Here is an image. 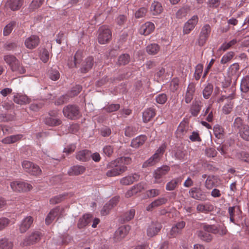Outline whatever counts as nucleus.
Masks as SVG:
<instances>
[{
    "mask_svg": "<svg viewBox=\"0 0 249 249\" xmlns=\"http://www.w3.org/2000/svg\"><path fill=\"white\" fill-rule=\"evenodd\" d=\"M217 184V179L213 176H209L205 181V186L208 189H212Z\"/></svg>",
    "mask_w": 249,
    "mask_h": 249,
    "instance_id": "a19ab883",
    "label": "nucleus"
},
{
    "mask_svg": "<svg viewBox=\"0 0 249 249\" xmlns=\"http://www.w3.org/2000/svg\"><path fill=\"white\" fill-rule=\"evenodd\" d=\"M163 11V8L160 3L154 1L150 7V12L153 15L156 16L160 14Z\"/></svg>",
    "mask_w": 249,
    "mask_h": 249,
    "instance_id": "2f4dec72",
    "label": "nucleus"
},
{
    "mask_svg": "<svg viewBox=\"0 0 249 249\" xmlns=\"http://www.w3.org/2000/svg\"><path fill=\"white\" fill-rule=\"evenodd\" d=\"M43 0H33L30 7L32 10L39 8L42 4Z\"/></svg>",
    "mask_w": 249,
    "mask_h": 249,
    "instance_id": "680f3d73",
    "label": "nucleus"
},
{
    "mask_svg": "<svg viewBox=\"0 0 249 249\" xmlns=\"http://www.w3.org/2000/svg\"><path fill=\"white\" fill-rule=\"evenodd\" d=\"M160 46L156 43L148 45L146 47V52L150 55H155L160 51Z\"/></svg>",
    "mask_w": 249,
    "mask_h": 249,
    "instance_id": "ea45409f",
    "label": "nucleus"
},
{
    "mask_svg": "<svg viewBox=\"0 0 249 249\" xmlns=\"http://www.w3.org/2000/svg\"><path fill=\"white\" fill-rule=\"evenodd\" d=\"M233 106V104L231 102L226 104L223 107V112L225 114H229L231 111Z\"/></svg>",
    "mask_w": 249,
    "mask_h": 249,
    "instance_id": "0e129e2a",
    "label": "nucleus"
},
{
    "mask_svg": "<svg viewBox=\"0 0 249 249\" xmlns=\"http://www.w3.org/2000/svg\"><path fill=\"white\" fill-rule=\"evenodd\" d=\"M211 32V26L209 24H205L202 28L200 34L208 38Z\"/></svg>",
    "mask_w": 249,
    "mask_h": 249,
    "instance_id": "864d4df0",
    "label": "nucleus"
},
{
    "mask_svg": "<svg viewBox=\"0 0 249 249\" xmlns=\"http://www.w3.org/2000/svg\"><path fill=\"white\" fill-rule=\"evenodd\" d=\"M13 243L7 239L0 240V249H12Z\"/></svg>",
    "mask_w": 249,
    "mask_h": 249,
    "instance_id": "a18cd8bd",
    "label": "nucleus"
},
{
    "mask_svg": "<svg viewBox=\"0 0 249 249\" xmlns=\"http://www.w3.org/2000/svg\"><path fill=\"white\" fill-rule=\"evenodd\" d=\"M178 181L176 179H173L169 182L166 186V189L169 191H172L177 187Z\"/></svg>",
    "mask_w": 249,
    "mask_h": 249,
    "instance_id": "e2e57ef3",
    "label": "nucleus"
},
{
    "mask_svg": "<svg viewBox=\"0 0 249 249\" xmlns=\"http://www.w3.org/2000/svg\"><path fill=\"white\" fill-rule=\"evenodd\" d=\"M167 96L165 94H159L156 97V102L160 104H164L167 101Z\"/></svg>",
    "mask_w": 249,
    "mask_h": 249,
    "instance_id": "774afa93",
    "label": "nucleus"
},
{
    "mask_svg": "<svg viewBox=\"0 0 249 249\" xmlns=\"http://www.w3.org/2000/svg\"><path fill=\"white\" fill-rule=\"evenodd\" d=\"M195 91V85L190 83L187 87V90L185 94V102L186 103H190L193 99L194 94Z\"/></svg>",
    "mask_w": 249,
    "mask_h": 249,
    "instance_id": "412c9836",
    "label": "nucleus"
},
{
    "mask_svg": "<svg viewBox=\"0 0 249 249\" xmlns=\"http://www.w3.org/2000/svg\"><path fill=\"white\" fill-rule=\"evenodd\" d=\"M190 196L194 199L203 200L206 199V196L203 191L197 188H193L189 191Z\"/></svg>",
    "mask_w": 249,
    "mask_h": 249,
    "instance_id": "4be33fe9",
    "label": "nucleus"
},
{
    "mask_svg": "<svg viewBox=\"0 0 249 249\" xmlns=\"http://www.w3.org/2000/svg\"><path fill=\"white\" fill-rule=\"evenodd\" d=\"M205 229L208 232H211L214 234H218L221 235H225L227 232L225 226L223 224L218 226L208 225L205 227Z\"/></svg>",
    "mask_w": 249,
    "mask_h": 249,
    "instance_id": "1a4fd4ad",
    "label": "nucleus"
},
{
    "mask_svg": "<svg viewBox=\"0 0 249 249\" xmlns=\"http://www.w3.org/2000/svg\"><path fill=\"white\" fill-rule=\"evenodd\" d=\"M63 210L61 208H56L52 210L47 216L45 221L47 224H50L56 217H60L63 213Z\"/></svg>",
    "mask_w": 249,
    "mask_h": 249,
    "instance_id": "f8f14e48",
    "label": "nucleus"
},
{
    "mask_svg": "<svg viewBox=\"0 0 249 249\" xmlns=\"http://www.w3.org/2000/svg\"><path fill=\"white\" fill-rule=\"evenodd\" d=\"M86 170L84 166L81 165L73 166L68 170V174L70 176H77L83 174Z\"/></svg>",
    "mask_w": 249,
    "mask_h": 249,
    "instance_id": "c85d7f7f",
    "label": "nucleus"
},
{
    "mask_svg": "<svg viewBox=\"0 0 249 249\" xmlns=\"http://www.w3.org/2000/svg\"><path fill=\"white\" fill-rule=\"evenodd\" d=\"M22 166L25 171L33 175H38L41 172L38 166L29 161H23L22 162Z\"/></svg>",
    "mask_w": 249,
    "mask_h": 249,
    "instance_id": "0eeeda50",
    "label": "nucleus"
},
{
    "mask_svg": "<svg viewBox=\"0 0 249 249\" xmlns=\"http://www.w3.org/2000/svg\"><path fill=\"white\" fill-rule=\"evenodd\" d=\"M15 25V22H11L8 24H7L4 28L3 30V35L4 36H8L9 35L13 29V27Z\"/></svg>",
    "mask_w": 249,
    "mask_h": 249,
    "instance_id": "5fc2aeb1",
    "label": "nucleus"
},
{
    "mask_svg": "<svg viewBox=\"0 0 249 249\" xmlns=\"http://www.w3.org/2000/svg\"><path fill=\"white\" fill-rule=\"evenodd\" d=\"M203 66L202 64H199L196 65L194 74L196 80H198L200 79L202 72L203 71Z\"/></svg>",
    "mask_w": 249,
    "mask_h": 249,
    "instance_id": "603ef678",
    "label": "nucleus"
},
{
    "mask_svg": "<svg viewBox=\"0 0 249 249\" xmlns=\"http://www.w3.org/2000/svg\"><path fill=\"white\" fill-rule=\"evenodd\" d=\"M234 56V53L232 51H230L224 54L221 59V63L222 64H226L231 61Z\"/></svg>",
    "mask_w": 249,
    "mask_h": 249,
    "instance_id": "c03bdc74",
    "label": "nucleus"
},
{
    "mask_svg": "<svg viewBox=\"0 0 249 249\" xmlns=\"http://www.w3.org/2000/svg\"><path fill=\"white\" fill-rule=\"evenodd\" d=\"M135 214V211L134 209H131L129 211L126 212L124 214V220L125 221H129L132 219Z\"/></svg>",
    "mask_w": 249,
    "mask_h": 249,
    "instance_id": "bf43d9fd",
    "label": "nucleus"
},
{
    "mask_svg": "<svg viewBox=\"0 0 249 249\" xmlns=\"http://www.w3.org/2000/svg\"><path fill=\"white\" fill-rule=\"evenodd\" d=\"M130 227L128 226H123L119 227L115 232L114 238L117 240L124 238L128 233Z\"/></svg>",
    "mask_w": 249,
    "mask_h": 249,
    "instance_id": "6ab92c4d",
    "label": "nucleus"
},
{
    "mask_svg": "<svg viewBox=\"0 0 249 249\" xmlns=\"http://www.w3.org/2000/svg\"><path fill=\"white\" fill-rule=\"evenodd\" d=\"M83 57V52L81 51H78L75 53L73 58L71 57V60H69L68 65L70 68L76 67L77 65L79 64Z\"/></svg>",
    "mask_w": 249,
    "mask_h": 249,
    "instance_id": "aec40b11",
    "label": "nucleus"
},
{
    "mask_svg": "<svg viewBox=\"0 0 249 249\" xmlns=\"http://www.w3.org/2000/svg\"><path fill=\"white\" fill-rule=\"evenodd\" d=\"M40 233L38 231H34L27 237L23 241V245H29L33 244L40 239Z\"/></svg>",
    "mask_w": 249,
    "mask_h": 249,
    "instance_id": "f3484780",
    "label": "nucleus"
},
{
    "mask_svg": "<svg viewBox=\"0 0 249 249\" xmlns=\"http://www.w3.org/2000/svg\"><path fill=\"white\" fill-rule=\"evenodd\" d=\"M161 228V225L158 222H151L147 227L146 233L148 236L153 237L157 235Z\"/></svg>",
    "mask_w": 249,
    "mask_h": 249,
    "instance_id": "9b49d317",
    "label": "nucleus"
},
{
    "mask_svg": "<svg viewBox=\"0 0 249 249\" xmlns=\"http://www.w3.org/2000/svg\"><path fill=\"white\" fill-rule=\"evenodd\" d=\"M240 135L246 141H249V125L240 126Z\"/></svg>",
    "mask_w": 249,
    "mask_h": 249,
    "instance_id": "79ce46f5",
    "label": "nucleus"
},
{
    "mask_svg": "<svg viewBox=\"0 0 249 249\" xmlns=\"http://www.w3.org/2000/svg\"><path fill=\"white\" fill-rule=\"evenodd\" d=\"M129 61V55L127 54H123L119 56L118 63L120 65H124L128 63Z\"/></svg>",
    "mask_w": 249,
    "mask_h": 249,
    "instance_id": "de8ad7c7",
    "label": "nucleus"
},
{
    "mask_svg": "<svg viewBox=\"0 0 249 249\" xmlns=\"http://www.w3.org/2000/svg\"><path fill=\"white\" fill-rule=\"evenodd\" d=\"M213 130L216 138L220 139L222 137L224 133V129L221 125H214Z\"/></svg>",
    "mask_w": 249,
    "mask_h": 249,
    "instance_id": "49530a36",
    "label": "nucleus"
},
{
    "mask_svg": "<svg viewBox=\"0 0 249 249\" xmlns=\"http://www.w3.org/2000/svg\"><path fill=\"white\" fill-rule=\"evenodd\" d=\"M33 222V218L31 216H27L21 221L19 224V231L21 233L26 232L31 227Z\"/></svg>",
    "mask_w": 249,
    "mask_h": 249,
    "instance_id": "2eb2a0df",
    "label": "nucleus"
},
{
    "mask_svg": "<svg viewBox=\"0 0 249 249\" xmlns=\"http://www.w3.org/2000/svg\"><path fill=\"white\" fill-rule=\"evenodd\" d=\"M7 6L12 10H18L22 5V0H8Z\"/></svg>",
    "mask_w": 249,
    "mask_h": 249,
    "instance_id": "c9c22d12",
    "label": "nucleus"
},
{
    "mask_svg": "<svg viewBox=\"0 0 249 249\" xmlns=\"http://www.w3.org/2000/svg\"><path fill=\"white\" fill-rule=\"evenodd\" d=\"M119 201V197L115 196L113 197L109 201L105 204L102 210L101 211V213L103 215H106L108 213L109 210L116 206Z\"/></svg>",
    "mask_w": 249,
    "mask_h": 249,
    "instance_id": "5701e85b",
    "label": "nucleus"
},
{
    "mask_svg": "<svg viewBox=\"0 0 249 249\" xmlns=\"http://www.w3.org/2000/svg\"><path fill=\"white\" fill-rule=\"evenodd\" d=\"M188 9L187 8L183 7L179 9L176 13V17L178 18H182L185 17L187 14Z\"/></svg>",
    "mask_w": 249,
    "mask_h": 249,
    "instance_id": "052dcab7",
    "label": "nucleus"
},
{
    "mask_svg": "<svg viewBox=\"0 0 249 249\" xmlns=\"http://www.w3.org/2000/svg\"><path fill=\"white\" fill-rule=\"evenodd\" d=\"M155 29L154 24L150 22H147L141 27L140 32L141 34L147 36L152 33Z\"/></svg>",
    "mask_w": 249,
    "mask_h": 249,
    "instance_id": "b1692460",
    "label": "nucleus"
},
{
    "mask_svg": "<svg viewBox=\"0 0 249 249\" xmlns=\"http://www.w3.org/2000/svg\"><path fill=\"white\" fill-rule=\"evenodd\" d=\"M156 114L155 109L152 108H148L146 109L142 114L143 122L147 123L153 118Z\"/></svg>",
    "mask_w": 249,
    "mask_h": 249,
    "instance_id": "c756f323",
    "label": "nucleus"
},
{
    "mask_svg": "<svg viewBox=\"0 0 249 249\" xmlns=\"http://www.w3.org/2000/svg\"><path fill=\"white\" fill-rule=\"evenodd\" d=\"M112 37L110 30L106 26H102L99 29L98 42L105 44L109 42Z\"/></svg>",
    "mask_w": 249,
    "mask_h": 249,
    "instance_id": "39448f33",
    "label": "nucleus"
},
{
    "mask_svg": "<svg viewBox=\"0 0 249 249\" xmlns=\"http://www.w3.org/2000/svg\"><path fill=\"white\" fill-rule=\"evenodd\" d=\"M201 102L195 99L193 102L190 109V112L193 116H197L201 109Z\"/></svg>",
    "mask_w": 249,
    "mask_h": 249,
    "instance_id": "7c9ffc66",
    "label": "nucleus"
},
{
    "mask_svg": "<svg viewBox=\"0 0 249 249\" xmlns=\"http://www.w3.org/2000/svg\"><path fill=\"white\" fill-rule=\"evenodd\" d=\"M213 90V86L212 85L208 84L203 90V97L208 99L212 93Z\"/></svg>",
    "mask_w": 249,
    "mask_h": 249,
    "instance_id": "8fccbe9b",
    "label": "nucleus"
},
{
    "mask_svg": "<svg viewBox=\"0 0 249 249\" xmlns=\"http://www.w3.org/2000/svg\"><path fill=\"white\" fill-rule=\"evenodd\" d=\"M49 75L50 78L53 81L57 80L60 77L59 71L57 70L52 69L49 71Z\"/></svg>",
    "mask_w": 249,
    "mask_h": 249,
    "instance_id": "13d9d810",
    "label": "nucleus"
},
{
    "mask_svg": "<svg viewBox=\"0 0 249 249\" xmlns=\"http://www.w3.org/2000/svg\"><path fill=\"white\" fill-rule=\"evenodd\" d=\"M170 170L169 167L163 166L157 168L153 173V177L155 179V183H160L162 181V178Z\"/></svg>",
    "mask_w": 249,
    "mask_h": 249,
    "instance_id": "6e6552de",
    "label": "nucleus"
},
{
    "mask_svg": "<svg viewBox=\"0 0 249 249\" xmlns=\"http://www.w3.org/2000/svg\"><path fill=\"white\" fill-rule=\"evenodd\" d=\"M39 41L37 36L32 35L25 39L24 44L28 49H33L38 45Z\"/></svg>",
    "mask_w": 249,
    "mask_h": 249,
    "instance_id": "4468645a",
    "label": "nucleus"
},
{
    "mask_svg": "<svg viewBox=\"0 0 249 249\" xmlns=\"http://www.w3.org/2000/svg\"><path fill=\"white\" fill-rule=\"evenodd\" d=\"M179 87V80L174 78L172 80L170 84V89L173 91H176Z\"/></svg>",
    "mask_w": 249,
    "mask_h": 249,
    "instance_id": "69168bd1",
    "label": "nucleus"
},
{
    "mask_svg": "<svg viewBox=\"0 0 249 249\" xmlns=\"http://www.w3.org/2000/svg\"><path fill=\"white\" fill-rule=\"evenodd\" d=\"M22 137L21 135H15L7 137L1 140V142L4 144H11L20 140Z\"/></svg>",
    "mask_w": 249,
    "mask_h": 249,
    "instance_id": "e433bc0d",
    "label": "nucleus"
},
{
    "mask_svg": "<svg viewBox=\"0 0 249 249\" xmlns=\"http://www.w3.org/2000/svg\"><path fill=\"white\" fill-rule=\"evenodd\" d=\"M185 223L184 221H180L177 223L173 226L170 231L168 233L169 238L176 237L178 234H180L182 230L184 228Z\"/></svg>",
    "mask_w": 249,
    "mask_h": 249,
    "instance_id": "ddd939ff",
    "label": "nucleus"
},
{
    "mask_svg": "<svg viewBox=\"0 0 249 249\" xmlns=\"http://www.w3.org/2000/svg\"><path fill=\"white\" fill-rule=\"evenodd\" d=\"M146 140V138L144 135H140L132 140L131 145L135 148H139L142 145Z\"/></svg>",
    "mask_w": 249,
    "mask_h": 249,
    "instance_id": "f704fd0d",
    "label": "nucleus"
},
{
    "mask_svg": "<svg viewBox=\"0 0 249 249\" xmlns=\"http://www.w3.org/2000/svg\"><path fill=\"white\" fill-rule=\"evenodd\" d=\"M45 123L48 124H60L62 121L56 113H54L53 115L50 114V116L46 119Z\"/></svg>",
    "mask_w": 249,
    "mask_h": 249,
    "instance_id": "72a5a7b5",
    "label": "nucleus"
},
{
    "mask_svg": "<svg viewBox=\"0 0 249 249\" xmlns=\"http://www.w3.org/2000/svg\"><path fill=\"white\" fill-rule=\"evenodd\" d=\"M240 89L242 92H247L249 90V76L244 77L241 82Z\"/></svg>",
    "mask_w": 249,
    "mask_h": 249,
    "instance_id": "37998d69",
    "label": "nucleus"
},
{
    "mask_svg": "<svg viewBox=\"0 0 249 249\" xmlns=\"http://www.w3.org/2000/svg\"><path fill=\"white\" fill-rule=\"evenodd\" d=\"M10 186L11 189L16 192L30 191L32 188L30 184L19 180H16L11 182Z\"/></svg>",
    "mask_w": 249,
    "mask_h": 249,
    "instance_id": "7ed1b4c3",
    "label": "nucleus"
},
{
    "mask_svg": "<svg viewBox=\"0 0 249 249\" xmlns=\"http://www.w3.org/2000/svg\"><path fill=\"white\" fill-rule=\"evenodd\" d=\"M49 58V52L46 49L43 50L40 54L41 60L44 63H46L48 61Z\"/></svg>",
    "mask_w": 249,
    "mask_h": 249,
    "instance_id": "338daca9",
    "label": "nucleus"
},
{
    "mask_svg": "<svg viewBox=\"0 0 249 249\" xmlns=\"http://www.w3.org/2000/svg\"><path fill=\"white\" fill-rule=\"evenodd\" d=\"M167 199L165 197H161L155 200L149 204L146 208L147 211H151L154 209L162 205L167 202Z\"/></svg>",
    "mask_w": 249,
    "mask_h": 249,
    "instance_id": "cd10ccee",
    "label": "nucleus"
},
{
    "mask_svg": "<svg viewBox=\"0 0 249 249\" xmlns=\"http://www.w3.org/2000/svg\"><path fill=\"white\" fill-rule=\"evenodd\" d=\"M92 220V215L90 214H85L80 217L77 223L78 228L82 229L85 227Z\"/></svg>",
    "mask_w": 249,
    "mask_h": 249,
    "instance_id": "393cba45",
    "label": "nucleus"
},
{
    "mask_svg": "<svg viewBox=\"0 0 249 249\" xmlns=\"http://www.w3.org/2000/svg\"><path fill=\"white\" fill-rule=\"evenodd\" d=\"M231 158L249 163V154L245 152H239L233 150L231 155Z\"/></svg>",
    "mask_w": 249,
    "mask_h": 249,
    "instance_id": "a211bd4d",
    "label": "nucleus"
},
{
    "mask_svg": "<svg viewBox=\"0 0 249 249\" xmlns=\"http://www.w3.org/2000/svg\"><path fill=\"white\" fill-rule=\"evenodd\" d=\"M14 102L20 105L29 104L31 100L26 95L17 94L14 96Z\"/></svg>",
    "mask_w": 249,
    "mask_h": 249,
    "instance_id": "a878e982",
    "label": "nucleus"
},
{
    "mask_svg": "<svg viewBox=\"0 0 249 249\" xmlns=\"http://www.w3.org/2000/svg\"><path fill=\"white\" fill-rule=\"evenodd\" d=\"M90 156V154L88 150H84L78 152L76 154V159L80 161H86L88 160Z\"/></svg>",
    "mask_w": 249,
    "mask_h": 249,
    "instance_id": "4c0bfd02",
    "label": "nucleus"
},
{
    "mask_svg": "<svg viewBox=\"0 0 249 249\" xmlns=\"http://www.w3.org/2000/svg\"><path fill=\"white\" fill-rule=\"evenodd\" d=\"M236 43L237 40L235 39H233L229 42H225L223 43L221 47L219 48V50H222L223 51H225L230 48L231 46L235 45Z\"/></svg>",
    "mask_w": 249,
    "mask_h": 249,
    "instance_id": "09e8293b",
    "label": "nucleus"
},
{
    "mask_svg": "<svg viewBox=\"0 0 249 249\" xmlns=\"http://www.w3.org/2000/svg\"><path fill=\"white\" fill-rule=\"evenodd\" d=\"M198 21L197 16H193L184 24L183 32L184 34H188L195 27Z\"/></svg>",
    "mask_w": 249,
    "mask_h": 249,
    "instance_id": "9d476101",
    "label": "nucleus"
},
{
    "mask_svg": "<svg viewBox=\"0 0 249 249\" xmlns=\"http://www.w3.org/2000/svg\"><path fill=\"white\" fill-rule=\"evenodd\" d=\"M139 178V176L138 174H134L132 176H128L122 178L120 180V183L123 185H127L138 180Z\"/></svg>",
    "mask_w": 249,
    "mask_h": 249,
    "instance_id": "473e14b6",
    "label": "nucleus"
},
{
    "mask_svg": "<svg viewBox=\"0 0 249 249\" xmlns=\"http://www.w3.org/2000/svg\"><path fill=\"white\" fill-rule=\"evenodd\" d=\"M118 163L123 166H126V165L130 164L131 162V159L128 157H121L116 160Z\"/></svg>",
    "mask_w": 249,
    "mask_h": 249,
    "instance_id": "3c124183",
    "label": "nucleus"
},
{
    "mask_svg": "<svg viewBox=\"0 0 249 249\" xmlns=\"http://www.w3.org/2000/svg\"><path fill=\"white\" fill-rule=\"evenodd\" d=\"M213 206L210 203L200 204L197 206V210L201 213H207L213 210Z\"/></svg>",
    "mask_w": 249,
    "mask_h": 249,
    "instance_id": "58836bf2",
    "label": "nucleus"
},
{
    "mask_svg": "<svg viewBox=\"0 0 249 249\" xmlns=\"http://www.w3.org/2000/svg\"><path fill=\"white\" fill-rule=\"evenodd\" d=\"M120 106L119 104H110L105 107V110L107 112H112L118 110Z\"/></svg>",
    "mask_w": 249,
    "mask_h": 249,
    "instance_id": "6e6d98bb",
    "label": "nucleus"
},
{
    "mask_svg": "<svg viewBox=\"0 0 249 249\" xmlns=\"http://www.w3.org/2000/svg\"><path fill=\"white\" fill-rule=\"evenodd\" d=\"M4 60L9 66L12 71L17 72L19 74H23L26 72L25 68L14 55H5Z\"/></svg>",
    "mask_w": 249,
    "mask_h": 249,
    "instance_id": "f257e3e1",
    "label": "nucleus"
},
{
    "mask_svg": "<svg viewBox=\"0 0 249 249\" xmlns=\"http://www.w3.org/2000/svg\"><path fill=\"white\" fill-rule=\"evenodd\" d=\"M94 65V59L92 57H87L83 62L80 69L81 71L86 73L90 70Z\"/></svg>",
    "mask_w": 249,
    "mask_h": 249,
    "instance_id": "bb28decb",
    "label": "nucleus"
},
{
    "mask_svg": "<svg viewBox=\"0 0 249 249\" xmlns=\"http://www.w3.org/2000/svg\"><path fill=\"white\" fill-rule=\"evenodd\" d=\"M64 115L71 120H75L80 116V111L77 106L69 105L64 107L63 109Z\"/></svg>",
    "mask_w": 249,
    "mask_h": 249,
    "instance_id": "20e7f679",
    "label": "nucleus"
},
{
    "mask_svg": "<svg viewBox=\"0 0 249 249\" xmlns=\"http://www.w3.org/2000/svg\"><path fill=\"white\" fill-rule=\"evenodd\" d=\"M137 131L134 125H127L125 128V134L127 136H131Z\"/></svg>",
    "mask_w": 249,
    "mask_h": 249,
    "instance_id": "4d7b16f0",
    "label": "nucleus"
},
{
    "mask_svg": "<svg viewBox=\"0 0 249 249\" xmlns=\"http://www.w3.org/2000/svg\"><path fill=\"white\" fill-rule=\"evenodd\" d=\"M239 69L240 66L239 63H234L231 64L227 71L228 76L231 79L237 78L240 74L239 72Z\"/></svg>",
    "mask_w": 249,
    "mask_h": 249,
    "instance_id": "dca6fc26",
    "label": "nucleus"
},
{
    "mask_svg": "<svg viewBox=\"0 0 249 249\" xmlns=\"http://www.w3.org/2000/svg\"><path fill=\"white\" fill-rule=\"evenodd\" d=\"M165 147L166 146L164 144L161 145L157 149L156 153L143 163L142 167H147L152 166L157 163L159 160L160 155L163 153Z\"/></svg>",
    "mask_w": 249,
    "mask_h": 249,
    "instance_id": "423d86ee",
    "label": "nucleus"
},
{
    "mask_svg": "<svg viewBox=\"0 0 249 249\" xmlns=\"http://www.w3.org/2000/svg\"><path fill=\"white\" fill-rule=\"evenodd\" d=\"M108 171L106 173L107 177H115L120 175L126 170V166L119 164L115 160L110 162L107 166Z\"/></svg>",
    "mask_w": 249,
    "mask_h": 249,
    "instance_id": "f03ea898",
    "label": "nucleus"
}]
</instances>
